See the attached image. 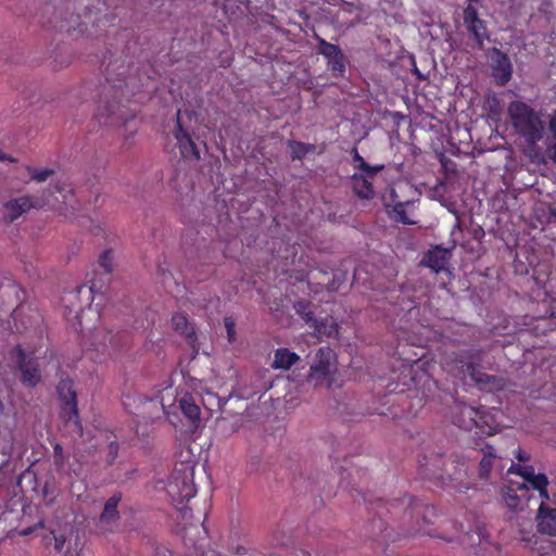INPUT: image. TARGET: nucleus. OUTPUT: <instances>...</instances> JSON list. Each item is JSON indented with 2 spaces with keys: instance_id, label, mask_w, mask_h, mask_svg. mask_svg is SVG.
Segmentation results:
<instances>
[{
  "instance_id": "37998d69",
  "label": "nucleus",
  "mask_w": 556,
  "mask_h": 556,
  "mask_svg": "<svg viewBox=\"0 0 556 556\" xmlns=\"http://www.w3.org/2000/svg\"><path fill=\"white\" fill-rule=\"evenodd\" d=\"M30 476H31V473H30L29 471H28V472L23 473V475L21 476V478H20V480H18V482H17V483H18V484H21V482H22V480H23V479H26V478H28V477H30Z\"/></svg>"
},
{
  "instance_id": "412c9836",
  "label": "nucleus",
  "mask_w": 556,
  "mask_h": 556,
  "mask_svg": "<svg viewBox=\"0 0 556 556\" xmlns=\"http://www.w3.org/2000/svg\"><path fill=\"white\" fill-rule=\"evenodd\" d=\"M179 407L184 415L192 422L200 418V407L195 403L193 396L185 394L179 400Z\"/></svg>"
},
{
  "instance_id": "9b49d317",
  "label": "nucleus",
  "mask_w": 556,
  "mask_h": 556,
  "mask_svg": "<svg viewBox=\"0 0 556 556\" xmlns=\"http://www.w3.org/2000/svg\"><path fill=\"white\" fill-rule=\"evenodd\" d=\"M508 473H516L523 479V483L520 486H526V482L530 483L532 486H547L551 482L547 477L543 473H535L534 468L532 466H515L513 465L508 469Z\"/></svg>"
},
{
  "instance_id": "dca6fc26",
  "label": "nucleus",
  "mask_w": 556,
  "mask_h": 556,
  "mask_svg": "<svg viewBox=\"0 0 556 556\" xmlns=\"http://www.w3.org/2000/svg\"><path fill=\"white\" fill-rule=\"evenodd\" d=\"M179 149L185 157H193L198 160L200 157L199 151L195 148L194 142L191 140L189 135L178 125L175 132Z\"/></svg>"
},
{
  "instance_id": "c03bdc74",
  "label": "nucleus",
  "mask_w": 556,
  "mask_h": 556,
  "mask_svg": "<svg viewBox=\"0 0 556 556\" xmlns=\"http://www.w3.org/2000/svg\"><path fill=\"white\" fill-rule=\"evenodd\" d=\"M30 532H31V530H30V529H27V530H23V531H22V534L27 535V534H29Z\"/></svg>"
},
{
  "instance_id": "f8f14e48",
  "label": "nucleus",
  "mask_w": 556,
  "mask_h": 556,
  "mask_svg": "<svg viewBox=\"0 0 556 556\" xmlns=\"http://www.w3.org/2000/svg\"><path fill=\"white\" fill-rule=\"evenodd\" d=\"M99 119L105 126L117 127L123 125L127 121V117L119 105L112 104L101 109Z\"/></svg>"
},
{
  "instance_id": "1a4fd4ad",
  "label": "nucleus",
  "mask_w": 556,
  "mask_h": 556,
  "mask_svg": "<svg viewBox=\"0 0 556 556\" xmlns=\"http://www.w3.org/2000/svg\"><path fill=\"white\" fill-rule=\"evenodd\" d=\"M198 489H170L168 493L174 507L181 513L184 518L191 517L189 511L192 510L189 505L190 501L195 497Z\"/></svg>"
},
{
  "instance_id": "f03ea898",
  "label": "nucleus",
  "mask_w": 556,
  "mask_h": 556,
  "mask_svg": "<svg viewBox=\"0 0 556 556\" xmlns=\"http://www.w3.org/2000/svg\"><path fill=\"white\" fill-rule=\"evenodd\" d=\"M334 353L330 348H320L315 354L307 375V382L314 388L327 387L332 383L336 374Z\"/></svg>"
},
{
  "instance_id": "39448f33",
  "label": "nucleus",
  "mask_w": 556,
  "mask_h": 556,
  "mask_svg": "<svg viewBox=\"0 0 556 556\" xmlns=\"http://www.w3.org/2000/svg\"><path fill=\"white\" fill-rule=\"evenodd\" d=\"M47 201L42 197L22 195L4 203L3 218L7 223H13L31 208H41Z\"/></svg>"
},
{
  "instance_id": "0eeeda50",
  "label": "nucleus",
  "mask_w": 556,
  "mask_h": 556,
  "mask_svg": "<svg viewBox=\"0 0 556 556\" xmlns=\"http://www.w3.org/2000/svg\"><path fill=\"white\" fill-rule=\"evenodd\" d=\"M204 479L207 477L203 466L195 468L190 464H181L175 469L172 483L176 486H197V484L204 483Z\"/></svg>"
},
{
  "instance_id": "393cba45",
  "label": "nucleus",
  "mask_w": 556,
  "mask_h": 556,
  "mask_svg": "<svg viewBox=\"0 0 556 556\" xmlns=\"http://www.w3.org/2000/svg\"><path fill=\"white\" fill-rule=\"evenodd\" d=\"M414 514L417 518L421 517L424 525L432 523L431 518L435 516L434 514V507L432 506H425V507H418L414 509ZM418 528L415 530V532H422L427 533L426 530L422 529L421 525L419 523V519H417ZM428 534H430L428 532Z\"/></svg>"
},
{
  "instance_id": "4468645a",
  "label": "nucleus",
  "mask_w": 556,
  "mask_h": 556,
  "mask_svg": "<svg viewBox=\"0 0 556 556\" xmlns=\"http://www.w3.org/2000/svg\"><path fill=\"white\" fill-rule=\"evenodd\" d=\"M300 529H295L292 525L287 521H281L277 526L274 534L273 542L277 546H288L294 543L295 532H299Z\"/></svg>"
},
{
  "instance_id": "9d476101",
  "label": "nucleus",
  "mask_w": 556,
  "mask_h": 556,
  "mask_svg": "<svg viewBox=\"0 0 556 556\" xmlns=\"http://www.w3.org/2000/svg\"><path fill=\"white\" fill-rule=\"evenodd\" d=\"M450 257L451 251L448 249L435 247L427 253L421 263L434 273H441L446 269Z\"/></svg>"
},
{
  "instance_id": "ea45409f",
  "label": "nucleus",
  "mask_w": 556,
  "mask_h": 556,
  "mask_svg": "<svg viewBox=\"0 0 556 556\" xmlns=\"http://www.w3.org/2000/svg\"><path fill=\"white\" fill-rule=\"evenodd\" d=\"M516 457L519 462H527L529 459V455L521 450L517 451Z\"/></svg>"
},
{
  "instance_id": "cd10ccee",
  "label": "nucleus",
  "mask_w": 556,
  "mask_h": 556,
  "mask_svg": "<svg viewBox=\"0 0 556 556\" xmlns=\"http://www.w3.org/2000/svg\"><path fill=\"white\" fill-rule=\"evenodd\" d=\"M27 173L30 179L37 182H45L54 175V170L52 168L27 167Z\"/></svg>"
},
{
  "instance_id": "a19ab883",
  "label": "nucleus",
  "mask_w": 556,
  "mask_h": 556,
  "mask_svg": "<svg viewBox=\"0 0 556 556\" xmlns=\"http://www.w3.org/2000/svg\"><path fill=\"white\" fill-rule=\"evenodd\" d=\"M290 556H311V554L305 549H299L295 553H292Z\"/></svg>"
},
{
  "instance_id": "4be33fe9",
  "label": "nucleus",
  "mask_w": 556,
  "mask_h": 556,
  "mask_svg": "<svg viewBox=\"0 0 556 556\" xmlns=\"http://www.w3.org/2000/svg\"><path fill=\"white\" fill-rule=\"evenodd\" d=\"M483 457L479 464V475L481 478L488 479L497 458L495 451L492 446L486 445L483 450Z\"/></svg>"
},
{
  "instance_id": "c756f323",
  "label": "nucleus",
  "mask_w": 556,
  "mask_h": 556,
  "mask_svg": "<svg viewBox=\"0 0 556 556\" xmlns=\"http://www.w3.org/2000/svg\"><path fill=\"white\" fill-rule=\"evenodd\" d=\"M549 130L553 134L554 142L547 147V154L553 163L556 164V110L553 112L549 118Z\"/></svg>"
},
{
  "instance_id": "ddd939ff",
  "label": "nucleus",
  "mask_w": 556,
  "mask_h": 556,
  "mask_svg": "<svg viewBox=\"0 0 556 556\" xmlns=\"http://www.w3.org/2000/svg\"><path fill=\"white\" fill-rule=\"evenodd\" d=\"M375 175L368 174H354L352 177V188L355 194L363 199H370L374 197V188L371 184V178Z\"/></svg>"
},
{
  "instance_id": "7ed1b4c3",
  "label": "nucleus",
  "mask_w": 556,
  "mask_h": 556,
  "mask_svg": "<svg viewBox=\"0 0 556 556\" xmlns=\"http://www.w3.org/2000/svg\"><path fill=\"white\" fill-rule=\"evenodd\" d=\"M468 353H455L451 355L450 361L452 369L456 376L462 379H466L468 375L470 379L480 387L491 386L495 382V377L489 376L480 371L470 361Z\"/></svg>"
},
{
  "instance_id": "aec40b11",
  "label": "nucleus",
  "mask_w": 556,
  "mask_h": 556,
  "mask_svg": "<svg viewBox=\"0 0 556 556\" xmlns=\"http://www.w3.org/2000/svg\"><path fill=\"white\" fill-rule=\"evenodd\" d=\"M479 415L478 409L470 405H462L459 406V417L457 418V424L460 428L471 429L477 426V417Z\"/></svg>"
},
{
  "instance_id": "79ce46f5",
  "label": "nucleus",
  "mask_w": 556,
  "mask_h": 556,
  "mask_svg": "<svg viewBox=\"0 0 556 556\" xmlns=\"http://www.w3.org/2000/svg\"><path fill=\"white\" fill-rule=\"evenodd\" d=\"M0 161H9V162H14V159L11 157V156H8L7 154L0 152Z\"/></svg>"
},
{
  "instance_id": "4c0bfd02",
  "label": "nucleus",
  "mask_w": 556,
  "mask_h": 556,
  "mask_svg": "<svg viewBox=\"0 0 556 556\" xmlns=\"http://www.w3.org/2000/svg\"><path fill=\"white\" fill-rule=\"evenodd\" d=\"M166 396H168V397L173 396V391L172 390H165V392L161 396V406H162V409H163L164 414H168L167 405L165 404V397Z\"/></svg>"
},
{
  "instance_id": "09e8293b",
  "label": "nucleus",
  "mask_w": 556,
  "mask_h": 556,
  "mask_svg": "<svg viewBox=\"0 0 556 556\" xmlns=\"http://www.w3.org/2000/svg\"><path fill=\"white\" fill-rule=\"evenodd\" d=\"M479 535H481L482 538H484V534L482 532V530L479 531Z\"/></svg>"
},
{
  "instance_id": "8fccbe9b",
  "label": "nucleus",
  "mask_w": 556,
  "mask_h": 556,
  "mask_svg": "<svg viewBox=\"0 0 556 556\" xmlns=\"http://www.w3.org/2000/svg\"><path fill=\"white\" fill-rule=\"evenodd\" d=\"M239 427H242V424H239V426H236L235 430L239 429Z\"/></svg>"
},
{
  "instance_id": "e433bc0d",
  "label": "nucleus",
  "mask_w": 556,
  "mask_h": 556,
  "mask_svg": "<svg viewBox=\"0 0 556 556\" xmlns=\"http://www.w3.org/2000/svg\"><path fill=\"white\" fill-rule=\"evenodd\" d=\"M65 544V536L64 535H54V549L56 552H61Z\"/></svg>"
},
{
  "instance_id": "423d86ee",
  "label": "nucleus",
  "mask_w": 556,
  "mask_h": 556,
  "mask_svg": "<svg viewBox=\"0 0 556 556\" xmlns=\"http://www.w3.org/2000/svg\"><path fill=\"white\" fill-rule=\"evenodd\" d=\"M12 363L21 370L22 381L28 386H35L40 380V370L37 363L25 354L21 346H15L11 353Z\"/></svg>"
},
{
  "instance_id": "20e7f679",
  "label": "nucleus",
  "mask_w": 556,
  "mask_h": 556,
  "mask_svg": "<svg viewBox=\"0 0 556 556\" xmlns=\"http://www.w3.org/2000/svg\"><path fill=\"white\" fill-rule=\"evenodd\" d=\"M542 502L536 514V528L542 534L556 536V507L549 505V489H534Z\"/></svg>"
},
{
  "instance_id": "473e14b6",
  "label": "nucleus",
  "mask_w": 556,
  "mask_h": 556,
  "mask_svg": "<svg viewBox=\"0 0 556 556\" xmlns=\"http://www.w3.org/2000/svg\"><path fill=\"white\" fill-rule=\"evenodd\" d=\"M392 213L396 220L404 224H412V220L406 216L405 205L403 203L394 205Z\"/></svg>"
},
{
  "instance_id": "de8ad7c7",
  "label": "nucleus",
  "mask_w": 556,
  "mask_h": 556,
  "mask_svg": "<svg viewBox=\"0 0 556 556\" xmlns=\"http://www.w3.org/2000/svg\"><path fill=\"white\" fill-rule=\"evenodd\" d=\"M60 451H61L60 446H56V447H55V452H56V453H60Z\"/></svg>"
},
{
  "instance_id": "a878e982",
  "label": "nucleus",
  "mask_w": 556,
  "mask_h": 556,
  "mask_svg": "<svg viewBox=\"0 0 556 556\" xmlns=\"http://www.w3.org/2000/svg\"><path fill=\"white\" fill-rule=\"evenodd\" d=\"M294 309L309 326L316 320L312 303L307 301H299L294 304Z\"/></svg>"
},
{
  "instance_id": "c9c22d12",
  "label": "nucleus",
  "mask_w": 556,
  "mask_h": 556,
  "mask_svg": "<svg viewBox=\"0 0 556 556\" xmlns=\"http://www.w3.org/2000/svg\"><path fill=\"white\" fill-rule=\"evenodd\" d=\"M343 55L342 53L338 55L336 59L329 60L330 68L333 72L343 73L344 72V64H343Z\"/></svg>"
},
{
  "instance_id": "bb28decb",
  "label": "nucleus",
  "mask_w": 556,
  "mask_h": 556,
  "mask_svg": "<svg viewBox=\"0 0 556 556\" xmlns=\"http://www.w3.org/2000/svg\"><path fill=\"white\" fill-rule=\"evenodd\" d=\"M530 489H519V491H529ZM518 489H507V492L504 495V501L506 505L513 509H521L522 508V500L517 494Z\"/></svg>"
},
{
  "instance_id": "6e6552de",
  "label": "nucleus",
  "mask_w": 556,
  "mask_h": 556,
  "mask_svg": "<svg viewBox=\"0 0 556 556\" xmlns=\"http://www.w3.org/2000/svg\"><path fill=\"white\" fill-rule=\"evenodd\" d=\"M464 23L477 46L482 48L484 40L489 38L488 30L483 21L479 18L477 9L471 4L464 10Z\"/></svg>"
},
{
  "instance_id": "2eb2a0df",
  "label": "nucleus",
  "mask_w": 556,
  "mask_h": 556,
  "mask_svg": "<svg viewBox=\"0 0 556 556\" xmlns=\"http://www.w3.org/2000/svg\"><path fill=\"white\" fill-rule=\"evenodd\" d=\"M172 325L175 331H177L180 336H184L188 343L194 348V342L197 340L195 331L193 326H191L184 314H175L172 317Z\"/></svg>"
},
{
  "instance_id": "3c124183",
  "label": "nucleus",
  "mask_w": 556,
  "mask_h": 556,
  "mask_svg": "<svg viewBox=\"0 0 556 556\" xmlns=\"http://www.w3.org/2000/svg\"><path fill=\"white\" fill-rule=\"evenodd\" d=\"M239 427H242V424H239V426H236L235 430L239 429Z\"/></svg>"
},
{
  "instance_id": "f3484780",
  "label": "nucleus",
  "mask_w": 556,
  "mask_h": 556,
  "mask_svg": "<svg viewBox=\"0 0 556 556\" xmlns=\"http://www.w3.org/2000/svg\"><path fill=\"white\" fill-rule=\"evenodd\" d=\"M121 494H114L110 497L104 505L103 511L100 516L101 525H110L116 522L119 519V513L117 510L118 503L121 502Z\"/></svg>"
},
{
  "instance_id": "c85d7f7f",
  "label": "nucleus",
  "mask_w": 556,
  "mask_h": 556,
  "mask_svg": "<svg viewBox=\"0 0 556 556\" xmlns=\"http://www.w3.org/2000/svg\"><path fill=\"white\" fill-rule=\"evenodd\" d=\"M319 51L328 60L336 59L338 55L342 53L338 46L329 43L324 39L319 40Z\"/></svg>"
},
{
  "instance_id": "a18cd8bd",
  "label": "nucleus",
  "mask_w": 556,
  "mask_h": 556,
  "mask_svg": "<svg viewBox=\"0 0 556 556\" xmlns=\"http://www.w3.org/2000/svg\"><path fill=\"white\" fill-rule=\"evenodd\" d=\"M42 490H43L45 495H48V494H49V489H48V488H45V489H42Z\"/></svg>"
},
{
  "instance_id": "49530a36",
  "label": "nucleus",
  "mask_w": 556,
  "mask_h": 556,
  "mask_svg": "<svg viewBox=\"0 0 556 556\" xmlns=\"http://www.w3.org/2000/svg\"><path fill=\"white\" fill-rule=\"evenodd\" d=\"M94 289H96V286H94V283H92L91 287H90V290L93 292Z\"/></svg>"
},
{
  "instance_id": "6ab92c4d",
  "label": "nucleus",
  "mask_w": 556,
  "mask_h": 556,
  "mask_svg": "<svg viewBox=\"0 0 556 556\" xmlns=\"http://www.w3.org/2000/svg\"><path fill=\"white\" fill-rule=\"evenodd\" d=\"M496 65L494 66L493 75L500 79L502 85H505L511 76V65L509 59L502 54L501 52H496Z\"/></svg>"
},
{
  "instance_id": "58836bf2",
  "label": "nucleus",
  "mask_w": 556,
  "mask_h": 556,
  "mask_svg": "<svg viewBox=\"0 0 556 556\" xmlns=\"http://www.w3.org/2000/svg\"><path fill=\"white\" fill-rule=\"evenodd\" d=\"M108 448H109V454L111 456V460H113L116 457V455H117L118 445L116 443H114V442H111L109 444Z\"/></svg>"
},
{
  "instance_id": "5701e85b",
  "label": "nucleus",
  "mask_w": 556,
  "mask_h": 556,
  "mask_svg": "<svg viewBox=\"0 0 556 556\" xmlns=\"http://www.w3.org/2000/svg\"><path fill=\"white\" fill-rule=\"evenodd\" d=\"M311 327L319 337H332L338 332V325L331 318L316 319Z\"/></svg>"
},
{
  "instance_id": "f257e3e1",
  "label": "nucleus",
  "mask_w": 556,
  "mask_h": 556,
  "mask_svg": "<svg viewBox=\"0 0 556 556\" xmlns=\"http://www.w3.org/2000/svg\"><path fill=\"white\" fill-rule=\"evenodd\" d=\"M511 126L526 141L534 146L543 138L545 124L541 114L525 102L513 101L507 109Z\"/></svg>"
},
{
  "instance_id": "a211bd4d",
  "label": "nucleus",
  "mask_w": 556,
  "mask_h": 556,
  "mask_svg": "<svg viewBox=\"0 0 556 556\" xmlns=\"http://www.w3.org/2000/svg\"><path fill=\"white\" fill-rule=\"evenodd\" d=\"M300 359L299 355L288 349H278L275 352V358L271 367L275 369L288 370Z\"/></svg>"
},
{
  "instance_id": "f704fd0d",
  "label": "nucleus",
  "mask_w": 556,
  "mask_h": 556,
  "mask_svg": "<svg viewBox=\"0 0 556 556\" xmlns=\"http://www.w3.org/2000/svg\"><path fill=\"white\" fill-rule=\"evenodd\" d=\"M290 147L292 149V157L293 159H301L307 152L306 147L300 142H295V141L290 142Z\"/></svg>"
},
{
  "instance_id": "72a5a7b5",
  "label": "nucleus",
  "mask_w": 556,
  "mask_h": 556,
  "mask_svg": "<svg viewBox=\"0 0 556 556\" xmlns=\"http://www.w3.org/2000/svg\"><path fill=\"white\" fill-rule=\"evenodd\" d=\"M224 326L227 331V338L229 342L236 341V323L232 317L227 316L224 318Z\"/></svg>"
},
{
  "instance_id": "b1692460",
  "label": "nucleus",
  "mask_w": 556,
  "mask_h": 556,
  "mask_svg": "<svg viewBox=\"0 0 556 556\" xmlns=\"http://www.w3.org/2000/svg\"><path fill=\"white\" fill-rule=\"evenodd\" d=\"M98 336H101V340L98 343L97 349L108 353L118 349V338L112 331L103 330L99 332Z\"/></svg>"
},
{
  "instance_id": "2f4dec72",
  "label": "nucleus",
  "mask_w": 556,
  "mask_h": 556,
  "mask_svg": "<svg viewBox=\"0 0 556 556\" xmlns=\"http://www.w3.org/2000/svg\"><path fill=\"white\" fill-rule=\"evenodd\" d=\"M99 265L104 269L106 274L113 270V255L111 251H105L99 258Z\"/></svg>"
},
{
  "instance_id": "7c9ffc66",
  "label": "nucleus",
  "mask_w": 556,
  "mask_h": 556,
  "mask_svg": "<svg viewBox=\"0 0 556 556\" xmlns=\"http://www.w3.org/2000/svg\"><path fill=\"white\" fill-rule=\"evenodd\" d=\"M354 160L358 163V167L363 170V173L368 175H376L379 170L382 169L383 166H369L362 156L355 153Z\"/></svg>"
}]
</instances>
